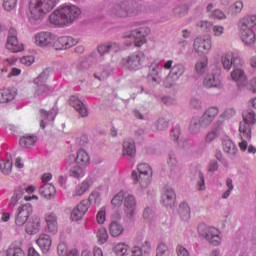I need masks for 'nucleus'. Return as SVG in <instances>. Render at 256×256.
Wrapping results in <instances>:
<instances>
[{
    "instance_id": "nucleus-1",
    "label": "nucleus",
    "mask_w": 256,
    "mask_h": 256,
    "mask_svg": "<svg viewBox=\"0 0 256 256\" xmlns=\"http://www.w3.org/2000/svg\"><path fill=\"white\" fill-rule=\"evenodd\" d=\"M243 122H240L239 133H240V141L238 143L240 151L255 155L256 148L253 145H249L251 143V125H255L256 123V112L254 110H246L242 114Z\"/></svg>"
},
{
    "instance_id": "nucleus-2",
    "label": "nucleus",
    "mask_w": 256,
    "mask_h": 256,
    "mask_svg": "<svg viewBox=\"0 0 256 256\" xmlns=\"http://www.w3.org/2000/svg\"><path fill=\"white\" fill-rule=\"evenodd\" d=\"M57 1L59 0H30V19H34V21H39V19L45 17L47 13L55 9Z\"/></svg>"
},
{
    "instance_id": "nucleus-3",
    "label": "nucleus",
    "mask_w": 256,
    "mask_h": 256,
    "mask_svg": "<svg viewBox=\"0 0 256 256\" xmlns=\"http://www.w3.org/2000/svg\"><path fill=\"white\" fill-rule=\"evenodd\" d=\"M137 171L132 172V179L134 181V185H137L141 189H147V187L151 185L153 168H151V165H149L148 163H140L137 166Z\"/></svg>"
},
{
    "instance_id": "nucleus-4",
    "label": "nucleus",
    "mask_w": 256,
    "mask_h": 256,
    "mask_svg": "<svg viewBox=\"0 0 256 256\" xmlns=\"http://www.w3.org/2000/svg\"><path fill=\"white\" fill-rule=\"evenodd\" d=\"M198 235L205 239L213 247H219L223 241V233L215 226H209L201 223L197 227Z\"/></svg>"
},
{
    "instance_id": "nucleus-5",
    "label": "nucleus",
    "mask_w": 256,
    "mask_h": 256,
    "mask_svg": "<svg viewBox=\"0 0 256 256\" xmlns=\"http://www.w3.org/2000/svg\"><path fill=\"white\" fill-rule=\"evenodd\" d=\"M149 35V28H138L132 29L123 34V39H133L126 40L124 42L125 47H131L134 43L135 47H143L147 43L145 39Z\"/></svg>"
},
{
    "instance_id": "nucleus-6",
    "label": "nucleus",
    "mask_w": 256,
    "mask_h": 256,
    "mask_svg": "<svg viewBox=\"0 0 256 256\" xmlns=\"http://www.w3.org/2000/svg\"><path fill=\"white\" fill-rule=\"evenodd\" d=\"M47 79H49V71L44 70L34 80V97L36 99H45L51 95V87L47 85Z\"/></svg>"
},
{
    "instance_id": "nucleus-7",
    "label": "nucleus",
    "mask_w": 256,
    "mask_h": 256,
    "mask_svg": "<svg viewBox=\"0 0 256 256\" xmlns=\"http://www.w3.org/2000/svg\"><path fill=\"white\" fill-rule=\"evenodd\" d=\"M143 63H145V53L142 51L134 52L120 61L121 67L128 71H139L143 67Z\"/></svg>"
},
{
    "instance_id": "nucleus-8",
    "label": "nucleus",
    "mask_w": 256,
    "mask_h": 256,
    "mask_svg": "<svg viewBox=\"0 0 256 256\" xmlns=\"http://www.w3.org/2000/svg\"><path fill=\"white\" fill-rule=\"evenodd\" d=\"M173 60H167L163 64V69L165 71H169V73L166 76V81L169 83V85H173V83H176L178 79H181L183 75L185 74V66L183 64H173Z\"/></svg>"
},
{
    "instance_id": "nucleus-9",
    "label": "nucleus",
    "mask_w": 256,
    "mask_h": 256,
    "mask_svg": "<svg viewBox=\"0 0 256 256\" xmlns=\"http://www.w3.org/2000/svg\"><path fill=\"white\" fill-rule=\"evenodd\" d=\"M192 47L199 57L209 55L213 49V40L209 36H198L194 39Z\"/></svg>"
},
{
    "instance_id": "nucleus-10",
    "label": "nucleus",
    "mask_w": 256,
    "mask_h": 256,
    "mask_svg": "<svg viewBox=\"0 0 256 256\" xmlns=\"http://www.w3.org/2000/svg\"><path fill=\"white\" fill-rule=\"evenodd\" d=\"M33 214V205L26 203L17 208L15 214V225L23 227L29 221V217Z\"/></svg>"
},
{
    "instance_id": "nucleus-11",
    "label": "nucleus",
    "mask_w": 256,
    "mask_h": 256,
    "mask_svg": "<svg viewBox=\"0 0 256 256\" xmlns=\"http://www.w3.org/2000/svg\"><path fill=\"white\" fill-rule=\"evenodd\" d=\"M33 41L36 47L47 49L53 47V43H55V34L47 31L38 32L34 35Z\"/></svg>"
},
{
    "instance_id": "nucleus-12",
    "label": "nucleus",
    "mask_w": 256,
    "mask_h": 256,
    "mask_svg": "<svg viewBox=\"0 0 256 256\" xmlns=\"http://www.w3.org/2000/svg\"><path fill=\"white\" fill-rule=\"evenodd\" d=\"M66 25H71L74 21L79 19L81 15V8L73 4H62L60 5Z\"/></svg>"
},
{
    "instance_id": "nucleus-13",
    "label": "nucleus",
    "mask_w": 256,
    "mask_h": 256,
    "mask_svg": "<svg viewBox=\"0 0 256 256\" xmlns=\"http://www.w3.org/2000/svg\"><path fill=\"white\" fill-rule=\"evenodd\" d=\"M131 256H145L151 253V240L141 242V238H136V244L130 249Z\"/></svg>"
},
{
    "instance_id": "nucleus-14",
    "label": "nucleus",
    "mask_w": 256,
    "mask_h": 256,
    "mask_svg": "<svg viewBox=\"0 0 256 256\" xmlns=\"http://www.w3.org/2000/svg\"><path fill=\"white\" fill-rule=\"evenodd\" d=\"M131 14V4L128 1H122L115 3L110 9V15L112 17H129Z\"/></svg>"
},
{
    "instance_id": "nucleus-15",
    "label": "nucleus",
    "mask_w": 256,
    "mask_h": 256,
    "mask_svg": "<svg viewBox=\"0 0 256 256\" xmlns=\"http://www.w3.org/2000/svg\"><path fill=\"white\" fill-rule=\"evenodd\" d=\"M163 65H161V62L159 60H154L150 66H149V73H148V79L149 81H152V83L159 84L161 80L163 79Z\"/></svg>"
},
{
    "instance_id": "nucleus-16",
    "label": "nucleus",
    "mask_w": 256,
    "mask_h": 256,
    "mask_svg": "<svg viewBox=\"0 0 256 256\" xmlns=\"http://www.w3.org/2000/svg\"><path fill=\"white\" fill-rule=\"evenodd\" d=\"M6 49L11 51L12 53H21L25 49L22 43H19L17 39V30L15 28H11L9 30V36L6 42Z\"/></svg>"
},
{
    "instance_id": "nucleus-17",
    "label": "nucleus",
    "mask_w": 256,
    "mask_h": 256,
    "mask_svg": "<svg viewBox=\"0 0 256 256\" xmlns=\"http://www.w3.org/2000/svg\"><path fill=\"white\" fill-rule=\"evenodd\" d=\"M124 214L127 219H134L137 213V198L133 194L124 196Z\"/></svg>"
},
{
    "instance_id": "nucleus-18",
    "label": "nucleus",
    "mask_w": 256,
    "mask_h": 256,
    "mask_svg": "<svg viewBox=\"0 0 256 256\" xmlns=\"http://www.w3.org/2000/svg\"><path fill=\"white\" fill-rule=\"evenodd\" d=\"M44 221L46 223V233L49 235H57L59 233V218L55 212L45 214Z\"/></svg>"
},
{
    "instance_id": "nucleus-19",
    "label": "nucleus",
    "mask_w": 256,
    "mask_h": 256,
    "mask_svg": "<svg viewBox=\"0 0 256 256\" xmlns=\"http://www.w3.org/2000/svg\"><path fill=\"white\" fill-rule=\"evenodd\" d=\"M77 44V40L70 36H55V40L52 44V47L56 49V51H63L65 49H71V47H75Z\"/></svg>"
},
{
    "instance_id": "nucleus-20",
    "label": "nucleus",
    "mask_w": 256,
    "mask_h": 256,
    "mask_svg": "<svg viewBox=\"0 0 256 256\" xmlns=\"http://www.w3.org/2000/svg\"><path fill=\"white\" fill-rule=\"evenodd\" d=\"M89 211V201L82 200L76 207L73 208L71 212L72 221H81L85 217L86 213Z\"/></svg>"
},
{
    "instance_id": "nucleus-21",
    "label": "nucleus",
    "mask_w": 256,
    "mask_h": 256,
    "mask_svg": "<svg viewBox=\"0 0 256 256\" xmlns=\"http://www.w3.org/2000/svg\"><path fill=\"white\" fill-rule=\"evenodd\" d=\"M177 201V194L171 187L164 188L161 194V203L164 207H174Z\"/></svg>"
},
{
    "instance_id": "nucleus-22",
    "label": "nucleus",
    "mask_w": 256,
    "mask_h": 256,
    "mask_svg": "<svg viewBox=\"0 0 256 256\" xmlns=\"http://www.w3.org/2000/svg\"><path fill=\"white\" fill-rule=\"evenodd\" d=\"M217 115H219V107L211 106L207 108L203 115L200 117V123L209 127V125L215 121Z\"/></svg>"
},
{
    "instance_id": "nucleus-23",
    "label": "nucleus",
    "mask_w": 256,
    "mask_h": 256,
    "mask_svg": "<svg viewBox=\"0 0 256 256\" xmlns=\"http://www.w3.org/2000/svg\"><path fill=\"white\" fill-rule=\"evenodd\" d=\"M203 85L207 89H221L223 87V84L221 83L220 75L217 73H210L207 74L203 80Z\"/></svg>"
},
{
    "instance_id": "nucleus-24",
    "label": "nucleus",
    "mask_w": 256,
    "mask_h": 256,
    "mask_svg": "<svg viewBox=\"0 0 256 256\" xmlns=\"http://www.w3.org/2000/svg\"><path fill=\"white\" fill-rule=\"evenodd\" d=\"M25 231L27 235H37L41 231V217L32 216L28 222H26Z\"/></svg>"
},
{
    "instance_id": "nucleus-25",
    "label": "nucleus",
    "mask_w": 256,
    "mask_h": 256,
    "mask_svg": "<svg viewBox=\"0 0 256 256\" xmlns=\"http://www.w3.org/2000/svg\"><path fill=\"white\" fill-rule=\"evenodd\" d=\"M93 186V180L91 178H86L82 182L78 183L73 191H72V197H83V194H85L91 187Z\"/></svg>"
},
{
    "instance_id": "nucleus-26",
    "label": "nucleus",
    "mask_w": 256,
    "mask_h": 256,
    "mask_svg": "<svg viewBox=\"0 0 256 256\" xmlns=\"http://www.w3.org/2000/svg\"><path fill=\"white\" fill-rule=\"evenodd\" d=\"M36 244L41 249L42 253H49L53 247V238L49 234L42 233L36 240Z\"/></svg>"
},
{
    "instance_id": "nucleus-27",
    "label": "nucleus",
    "mask_w": 256,
    "mask_h": 256,
    "mask_svg": "<svg viewBox=\"0 0 256 256\" xmlns=\"http://www.w3.org/2000/svg\"><path fill=\"white\" fill-rule=\"evenodd\" d=\"M236 61H241V57L233 52H226L221 57L222 67L225 71H231V68L235 65Z\"/></svg>"
},
{
    "instance_id": "nucleus-28",
    "label": "nucleus",
    "mask_w": 256,
    "mask_h": 256,
    "mask_svg": "<svg viewBox=\"0 0 256 256\" xmlns=\"http://www.w3.org/2000/svg\"><path fill=\"white\" fill-rule=\"evenodd\" d=\"M240 39L246 47H253L256 41L255 31L253 29H239Z\"/></svg>"
},
{
    "instance_id": "nucleus-29",
    "label": "nucleus",
    "mask_w": 256,
    "mask_h": 256,
    "mask_svg": "<svg viewBox=\"0 0 256 256\" xmlns=\"http://www.w3.org/2000/svg\"><path fill=\"white\" fill-rule=\"evenodd\" d=\"M69 105H71V107H73L75 111H77V113L81 115V117H87V115H89L87 107L85 106V104H83L79 97L75 95L71 96L69 98Z\"/></svg>"
},
{
    "instance_id": "nucleus-30",
    "label": "nucleus",
    "mask_w": 256,
    "mask_h": 256,
    "mask_svg": "<svg viewBox=\"0 0 256 256\" xmlns=\"http://www.w3.org/2000/svg\"><path fill=\"white\" fill-rule=\"evenodd\" d=\"M256 27V14H247L238 21V29H253Z\"/></svg>"
},
{
    "instance_id": "nucleus-31",
    "label": "nucleus",
    "mask_w": 256,
    "mask_h": 256,
    "mask_svg": "<svg viewBox=\"0 0 256 256\" xmlns=\"http://www.w3.org/2000/svg\"><path fill=\"white\" fill-rule=\"evenodd\" d=\"M40 117V127L45 129V125H49V123H53V121H55V117H57V109L52 108L49 112L41 110Z\"/></svg>"
},
{
    "instance_id": "nucleus-32",
    "label": "nucleus",
    "mask_w": 256,
    "mask_h": 256,
    "mask_svg": "<svg viewBox=\"0 0 256 256\" xmlns=\"http://www.w3.org/2000/svg\"><path fill=\"white\" fill-rule=\"evenodd\" d=\"M17 97V90L15 88L0 89V104L11 103Z\"/></svg>"
},
{
    "instance_id": "nucleus-33",
    "label": "nucleus",
    "mask_w": 256,
    "mask_h": 256,
    "mask_svg": "<svg viewBox=\"0 0 256 256\" xmlns=\"http://www.w3.org/2000/svg\"><path fill=\"white\" fill-rule=\"evenodd\" d=\"M39 193L44 199H55L57 195V189L51 183H46L39 188Z\"/></svg>"
},
{
    "instance_id": "nucleus-34",
    "label": "nucleus",
    "mask_w": 256,
    "mask_h": 256,
    "mask_svg": "<svg viewBox=\"0 0 256 256\" xmlns=\"http://www.w3.org/2000/svg\"><path fill=\"white\" fill-rule=\"evenodd\" d=\"M194 70L197 75H205V73L209 71V57L203 56L202 58L198 59L194 66Z\"/></svg>"
},
{
    "instance_id": "nucleus-35",
    "label": "nucleus",
    "mask_w": 256,
    "mask_h": 256,
    "mask_svg": "<svg viewBox=\"0 0 256 256\" xmlns=\"http://www.w3.org/2000/svg\"><path fill=\"white\" fill-rule=\"evenodd\" d=\"M109 233L111 237H121L125 233V226L119 220H112L109 225Z\"/></svg>"
},
{
    "instance_id": "nucleus-36",
    "label": "nucleus",
    "mask_w": 256,
    "mask_h": 256,
    "mask_svg": "<svg viewBox=\"0 0 256 256\" xmlns=\"http://www.w3.org/2000/svg\"><path fill=\"white\" fill-rule=\"evenodd\" d=\"M178 214L184 223H187L191 219V207H189L187 202H181L179 204Z\"/></svg>"
},
{
    "instance_id": "nucleus-37",
    "label": "nucleus",
    "mask_w": 256,
    "mask_h": 256,
    "mask_svg": "<svg viewBox=\"0 0 256 256\" xmlns=\"http://www.w3.org/2000/svg\"><path fill=\"white\" fill-rule=\"evenodd\" d=\"M68 173H69V177H72L73 179H83V177H85L86 175V171L83 168V166H81V164H75L74 166H71L70 168L67 169Z\"/></svg>"
},
{
    "instance_id": "nucleus-38",
    "label": "nucleus",
    "mask_w": 256,
    "mask_h": 256,
    "mask_svg": "<svg viewBox=\"0 0 256 256\" xmlns=\"http://www.w3.org/2000/svg\"><path fill=\"white\" fill-rule=\"evenodd\" d=\"M50 23L53 25H67L65 18L63 16V11L61 10V6L58 7L52 14H50Z\"/></svg>"
},
{
    "instance_id": "nucleus-39",
    "label": "nucleus",
    "mask_w": 256,
    "mask_h": 256,
    "mask_svg": "<svg viewBox=\"0 0 256 256\" xmlns=\"http://www.w3.org/2000/svg\"><path fill=\"white\" fill-rule=\"evenodd\" d=\"M230 79L232 81H235V83H238V85H241L242 83H245V81H247V74H245V70L241 68H235L230 73Z\"/></svg>"
},
{
    "instance_id": "nucleus-40",
    "label": "nucleus",
    "mask_w": 256,
    "mask_h": 256,
    "mask_svg": "<svg viewBox=\"0 0 256 256\" xmlns=\"http://www.w3.org/2000/svg\"><path fill=\"white\" fill-rule=\"evenodd\" d=\"M91 163V156L84 149H79L76 153V164L87 167Z\"/></svg>"
},
{
    "instance_id": "nucleus-41",
    "label": "nucleus",
    "mask_w": 256,
    "mask_h": 256,
    "mask_svg": "<svg viewBox=\"0 0 256 256\" xmlns=\"http://www.w3.org/2000/svg\"><path fill=\"white\" fill-rule=\"evenodd\" d=\"M112 251L116 256H128L131 253V248L127 243L119 242L114 245Z\"/></svg>"
},
{
    "instance_id": "nucleus-42",
    "label": "nucleus",
    "mask_w": 256,
    "mask_h": 256,
    "mask_svg": "<svg viewBox=\"0 0 256 256\" xmlns=\"http://www.w3.org/2000/svg\"><path fill=\"white\" fill-rule=\"evenodd\" d=\"M137 150L135 148V141L125 140L123 143V155L128 157H135Z\"/></svg>"
},
{
    "instance_id": "nucleus-43",
    "label": "nucleus",
    "mask_w": 256,
    "mask_h": 256,
    "mask_svg": "<svg viewBox=\"0 0 256 256\" xmlns=\"http://www.w3.org/2000/svg\"><path fill=\"white\" fill-rule=\"evenodd\" d=\"M20 146L23 147V149H30V147H33L35 143H37V136H23L20 138Z\"/></svg>"
},
{
    "instance_id": "nucleus-44",
    "label": "nucleus",
    "mask_w": 256,
    "mask_h": 256,
    "mask_svg": "<svg viewBox=\"0 0 256 256\" xmlns=\"http://www.w3.org/2000/svg\"><path fill=\"white\" fill-rule=\"evenodd\" d=\"M0 170L3 175H11V171H13V161L9 158L1 160Z\"/></svg>"
},
{
    "instance_id": "nucleus-45",
    "label": "nucleus",
    "mask_w": 256,
    "mask_h": 256,
    "mask_svg": "<svg viewBox=\"0 0 256 256\" xmlns=\"http://www.w3.org/2000/svg\"><path fill=\"white\" fill-rule=\"evenodd\" d=\"M96 239L99 245H105V242L109 239V233H107V228H98L96 231Z\"/></svg>"
},
{
    "instance_id": "nucleus-46",
    "label": "nucleus",
    "mask_w": 256,
    "mask_h": 256,
    "mask_svg": "<svg viewBox=\"0 0 256 256\" xmlns=\"http://www.w3.org/2000/svg\"><path fill=\"white\" fill-rule=\"evenodd\" d=\"M101 201H103V197L99 190H94L90 193L88 197V203H90V205H96V207H99V205H101Z\"/></svg>"
},
{
    "instance_id": "nucleus-47",
    "label": "nucleus",
    "mask_w": 256,
    "mask_h": 256,
    "mask_svg": "<svg viewBox=\"0 0 256 256\" xmlns=\"http://www.w3.org/2000/svg\"><path fill=\"white\" fill-rule=\"evenodd\" d=\"M243 7H245V5L243 4V0L235 1L229 7L230 15H234V16L239 15L241 13V11H243Z\"/></svg>"
},
{
    "instance_id": "nucleus-48",
    "label": "nucleus",
    "mask_w": 256,
    "mask_h": 256,
    "mask_svg": "<svg viewBox=\"0 0 256 256\" xmlns=\"http://www.w3.org/2000/svg\"><path fill=\"white\" fill-rule=\"evenodd\" d=\"M201 127H208V126H205L201 123V118L200 119L193 118L189 126L190 133H193L194 135L199 133V131H201Z\"/></svg>"
},
{
    "instance_id": "nucleus-49",
    "label": "nucleus",
    "mask_w": 256,
    "mask_h": 256,
    "mask_svg": "<svg viewBox=\"0 0 256 256\" xmlns=\"http://www.w3.org/2000/svg\"><path fill=\"white\" fill-rule=\"evenodd\" d=\"M223 149L228 155H235L237 153V146L231 140H225L223 142Z\"/></svg>"
},
{
    "instance_id": "nucleus-50",
    "label": "nucleus",
    "mask_w": 256,
    "mask_h": 256,
    "mask_svg": "<svg viewBox=\"0 0 256 256\" xmlns=\"http://www.w3.org/2000/svg\"><path fill=\"white\" fill-rule=\"evenodd\" d=\"M212 35L216 39H221L225 36V26L221 24L212 25Z\"/></svg>"
},
{
    "instance_id": "nucleus-51",
    "label": "nucleus",
    "mask_w": 256,
    "mask_h": 256,
    "mask_svg": "<svg viewBox=\"0 0 256 256\" xmlns=\"http://www.w3.org/2000/svg\"><path fill=\"white\" fill-rule=\"evenodd\" d=\"M168 165L172 171H181V164H179V160H177V156L175 154L169 155Z\"/></svg>"
},
{
    "instance_id": "nucleus-52",
    "label": "nucleus",
    "mask_w": 256,
    "mask_h": 256,
    "mask_svg": "<svg viewBox=\"0 0 256 256\" xmlns=\"http://www.w3.org/2000/svg\"><path fill=\"white\" fill-rule=\"evenodd\" d=\"M124 201H125V192L120 191L112 198L111 203L113 207H121Z\"/></svg>"
},
{
    "instance_id": "nucleus-53",
    "label": "nucleus",
    "mask_w": 256,
    "mask_h": 256,
    "mask_svg": "<svg viewBox=\"0 0 256 256\" xmlns=\"http://www.w3.org/2000/svg\"><path fill=\"white\" fill-rule=\"evenodd\" d=\"M169 127V122L165 118L158 119L154 125L153 130L154 131H165Z\"/></svg>"
},
{
    "instance_id": "nucleus-54",
    "label": "nucleus",
    "mask_w": 256,
    "mask_h": 256,
    "mask_svg": "<svg viewBox=\"0 0 256 256\" xmlns=\"http://www.w3.org/2000/svg\"><path fill=\"white\" fill-rule=\"evenodd\" d=\"M96 221L98 225H105V221H107V208L102 207L96 214Z\"/></svg>"
},
{
    "instance_id": "nucleus-55",
    "label": "nucleus",
    "mask_w": 256,
    "mask_h": 256,
    "mask_svg": "<svg viewBox=\"0 0 256 256\" xmlns=\"http://www.w3.org/2000/svg\"><path fill=\"white\" fill-rule=\"evenodd\" d=\"M198 29L203 31V33H209L213 29V22L207 20H201L197 23Z\"/></svg>"
},
{
    "instance_id": "nucleus-56",
    "label": "nucleus",
    "mask_w": 256,
    "mask_h": 256,
    "mask_svg": "<svg viewBox=\"0 0 256 256\" xmlns=\"http://www.w3.org/2000/svg\"><path fill=\"white\" fill-rule=\"evenodd\" d=\"M209 17L217 19L218 21H225V19H227V14L221 9H215L209 13Z\"/></svg>"
},
{
    "instance_id": "nucleus-57",
    "label": "nucleus",
    "mask_w": 256,
    "mask_h": 256,
    "mask_svg": "<svg viewBox=\"0 0 256 256\" xmlns=\"http://www.w3.org/2000/svg\"><path fill=\"white\" fill-rule=\"evenodd\" d=\"M156 256H171L169 247L165 243H160L156 249Z\"/></svg>"
},
{
    "instance_id": "nucleus-58",
    "label": "nucleus",
    "mask_w": 256,
    "mask_h": 256,
    "mask_svg": "<svg viewBox=\"0 0 256 256\" xmlns=\"http://www.w3.org/2000/svg\"><path fill=\"white\" fill-rule=\"evenodd\" d=\"M7 256H25L23 249L15 246H10L6 251Z\"/></svg>"
},
{
    "instance_id": "nucleus-59",
    "label": "nucleus",
    "mask_w": 256,
    "mask_h": 256,
    "mask_svg": "<svg viewBox=\"0 0 256 256\" xmlns=\"http://www.w3.org/2000/svg\"><path fill=\"white\" fill-rule=\"evenodd\" d=\"M196 189L197 191H205L207 189V185L205 184V176L202 174V172H199L198 174Z\"/></svg>"
},
{
    "instance_id": "nucleus-60",
    "label": "nucleus",
    "mask_w": 256,
    "mask_h": 256,
    "mask_svg": "<svg viewBox=\"0 0 256 256\" xmlns=\"http://www.w3.org/2000/svg\"><path fill=\"white\" fill-rule=\"evenodd\" d=\"M22 197H23V189L22 188L16 189L14 191V194H13V196L11 198V201H10L11 205H13V207H15V205H17L18 201L20 199H22Z\"/></svg>"
},
{
    "instance_id": "nucleus-61",
    "label": "nucleus",
    "mask_w": 256,
    "mask_h": 256,
    "mask_svg": "<svg viewBox=\"0 0 256 256\" xmlns=\"http://www.w3.org/2000/svg\"><path fill=\"white\" fill-rule=\"evenodd\" d=\"M75 163L77 164V156L75 154H69L65 159L66 170L73 167Z\"/></svg>"
},
{
    "instance_id": "nucleus-62",
    "label": "nucleus",
    "mask_w": 256,
    "mask_h": 256,
    "mask_svg": "<svg viewBox=\"0 0 256 256\" xmlns=\"http://www.w3.org/2000/svg\"><path fill=\"white\" fill-rule=\"evenodd\" d=\"M17 7V0H4L3 8L5 11H13Z\"/></svg>"
},
{
    "instance_id": "nucleus-63",
    "label": "nucleus",
    "mask_w": 256,
    "mask_h": 256,
    "mask_svg": "<svg viewBox=\"0 0 256 256\" xmlns=\"http://www.w3.org/2000/svg\"><path fill=\"white\" fill-rule=\"evenodd\" d=\"M57 253L59 256H67V253H69V249L67 248V244L65 242H60L58 244Z\"/></svg>"
},
{
    "instance_id": "nucleus-64",
    "label": "nucleus",
    "mask_w": 256,
    "mask_h": 256,
    "mask_svg": "<svg viewBox=\"0 0 256 256\" xmlns=\"http://www.w3.org/2000/svg\"><path fill=\"white\" fill-rule=\"evenodd\" d=\"M176 254L177 256H191L189 250H187L183 245L176 246Z\"/></svg>"
}]
</instances>
